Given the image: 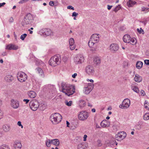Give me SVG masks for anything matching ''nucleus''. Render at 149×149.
Instances as JSON below:
<instances>
[{"mask_svg":"<svg viewBox=\"0 0 149 149\" xmlns=\"http://www.w3.org/2000/svg\"><path fill=\"white\" fill-rule=\"evenodd\" d=\"M61 87L62 88L61 91L68 96L72 95L75 92L74 88L70 86L69 85L66 84L65 83H62L61 84Z\"/></svg>","mask_w":149,"mask_h":149,"instance_id":"1","label":"nucleus"},{"mask_svg":"<svg viewBox=\"0 0 149 149\" xmlns=\"http://www.w3.org/2000/svg\"><path fill=\"white\" fill-rule=\"evenodd\" d=\"M62 117L59 113H56L52 114L50 116V119L53 124H56L61 122Z\"/></svg>","mask_w":149,"mask_h":149,"instance_id":"2","label":"nucleus"},{"mask_svg":"<svg viewBox=\"0 0 149 149\" xmlns=\"http://www.w3.org/2000/svg\"><path fill=\"white\" fill-rule=\"evenodd\" d=\"M33 18L32 15L30 13H27L24 17L21 24L22 26L30 24L32 22Z\"/></svg>","mask_w":149,"mask_h":149,"instance_id":"3","label":"nucleus"},{"mask_svg":"<svg viewBox=\"0 0 149 149\" xmlns=\"http://www.w3.org/2000/svg\"><path fill=\"white\" fill-rule=\"evenodd\" d=\"M61 62L60 56L55 55L51 58L49 61V63L52 66H55L59 64Z\"/></svg>","mask_w":149,"mask_h":149,"instance_id":"4","label":"nucleus"},{"mask_svg":"<svg viewBox=\"0 0 149 149\" xmlns=\"http://www.w3.org/2000/svg\"><path fill=\"white\" fill-rule=\"evenodd\" d=\"M17 77L18 80L20 82H23L26 81L27 78L26 74L22 72H18L17 74Z\"/></svg>","mask_w":149,"mask_h":149,"instance_id":"5","label":"nucleus"},{"mask_svg":"<svg viewBox=\"0 0 149 149\" xmlns=\"http://www.w3.org/2000/svg\"><path fill=\"white\" fill-rule=\"evenodd\" d=\"M29 106L32 110L35 111L39 106V103L38 101L33 100L30 102Z\"/></svg>","mask_w":149,"mask_h":149,"instance_id":"6","label":"nucleus"},{"mask_svg":"<svg viewBox=\"0 0 149 149\" xmlns=\"http://www.w3.org/2000/svg\"><path fill=\"white\" fill-rule=\"evenodd\" d=\"M130 100L126 98L123 101L122 104L119 105V107L122 109H126L128 108L130 105Z\"/></svg>","mask_w":149,"mask_h":149,"instance_id":"7","label":"nucleus"},{"mask_svg":"<svg viewBox=\"0 0 149 149\" xmlns=\"http://www.w3.org/2000/svg\"><path fill=\"white\" fill-rule=\"evenodd\" d=\"M88 116V113L85 111H82L80 112L78 115V118L81 120H86Z\"/></svg>","mask_w":149,"mask_h":149,"instance_id":"8","label":"nucleus"},{"mask_svg":"<svg viewBox=\"0 0 149 149\" xmlns=\"http://www.w3.org/2000/svg\"><path fill=\"white\" fill-rule=\"evenodd\" d=\"M86 73L89 75H91L94 74L95 70L93 67L91 65L86 66L85 69Z\"/></svg>","mask_w":149,"mask_h":149,"instance_id":"9","label":"nucleus"},{"mask_svg":"<svg viewBox=\"0 0 149 149\" xmlns=\"http://www.w3.org/2000/svg\"><path fill=\"white\" fill-rule=\"evenodd\" d=\"M126 136V134L124 132H121L118 133L115 136V139L118 141H120L124 139Z\"/></svg>","mask_w":149,"mask_h":149,"instance_id":"10","label":"nucleus"},{"mask_svg":"<svg viewBox=\"0 0 149 149\" xmlns=\"http://www.w3.org/2000/svg\"><path fill=\"white\" fill-rule=\"evenodd\" d=\"M94 84L93 83H89L87 87H85L84 90V93L86 94H88L93 89Z\"/></svg>","mask_w":149,"mask_h":149,"instance_id":"11","label":"nucleus"},{"mask_svg":"<svg viewBox=\"0 0 149 149\" xmlns=\"http://www.w3.org/2000/svg\"><path fill=\"white\" fill-rule=\"evenodd\" d=\"M84 58L81 54L77 55L74 59V61L76 64H81L84 62Z\"/></svg>","mask_w":149,"mask_h":149,"instance_id":"12","label":"nucleus"},{"mask_svg":"<svg viewBox=\"0 0 149 149\" xmlns=\"http://www.w3.org/2000/svg\"><path fill=\"white\" fill-rule=\"evenodd\" d=\"M137 84L135 82H132L131 85V88L132 90L136 93H138L139 90L137 85Z\"/></svg>","mask_w":149,"mask_h":149,"instance_id":"13","label":"nucleus"},{"mask_svg":"<svg viewBox=\"0 0 149 149\" xmlns=\"http://www.w3.org/2000/svg\"><path fill=\"white\" fill-rule=\"evenodd\" d=\"M41 32L44 36H47L50 35L52 33L51 30L48 29H44L42 30Z\"/></svg>","mask_w":149,"mask_h":149,"instance_id":"14","label":"nucleus"},{"mask_svg":"<svg viewBox=\"0 0 149 149\" xmlns=\"http://www.w3.org/2000/svg\"><path fill=\"white\" fill-rule=\"evenodd\" d=\"M119 49V47L117 44H112L110 46V49L112 52L117 51Z\"/></svg>","mask_w":149,"mask_h":149,"instance_id":"15","label":"nucleus"},{"mask_svg":"<svg viewBox=\"0 0 149 149\" xmlns=\"http://www.w3.org/2000/svg\"><path fill=\"white\" fill-rule=\"evenodd\" d=\"M6 49L10 50H16L18 49V46L11 44L8 45L6 46Z\"/></svg>","mask_w":149,"mask_h":149,"instance_id":"16","label":"nucleus"},{"mask_svg":"<svg viewBox=\"0 0 149 149\" xmlns=\"http://www.w3.org/2000/svg\"><path fill=\"white\" fill-rule=\"evenodd\" d=\"M90 39L95 42L97 43L99 40V36L98 34H93L91 37Z\"/></svg>","mask_w":149,"mask_h":149,"instance_id":"17","label":"nucleus"},{"mask_svg":"<svg viewBox=\"0 0 149 149\" xmlns=\"http://www.w3.org/2000/svg\"><path fill=\"white\" fill-rule=\"evenodd\" d=\"M11 106L14 108L17 109L18 108L19 106V102L17 101L12 100Z\"/></svg>","mask_w":149,"mask_h":149,"instance_id":"18","label":"nucleus"},{"mask_svg":"<svg viewBox=\"0 0 149 149\" xmlns=\"http://www.w3.org/2000/svg\"><path fill=\"white\" fill-rule=\"evenodd\" d=\"M22 146V144L19 141H17L15 142L14 147L15 149H20Z\"/></svg>","mask_w":149,"mask_h":149,"instance_id":"19","label":"nucleus"},{"mask_svg":"<svg viewBox=\"0 0 149 149\" xmlns=\"http://www.w3.org/2000/svg\"><path fill=\"white\" fill-rule=\"evenodd\" d=\"M13 76L10 75L6 74L4 77L5 80L8 82L11 81L13 79Z\"/></svg>","mask_w":149,"mask_h":149,"instance_id":"20","label":"nucleus"},{"mask_svg":"<svg viewBox=\"0 0 149 149\" xmlns=\"http://www.w3.org/2000/svg\"><path fill=\"white\" fill-rule=\"evenodd\" d=\"M134 80L137 82H140L142 81V77L138 74H136L134 78Z\"/></svg>","mask_w":149,"mask_h":149,"instance_id":"21","label":"nucleus"},{"mask_svg":"<svg viewBox=\"0 0 149 149\" xmlns=\"http://www.w3.org/2000/svg\"><path fill=\"white\" fill-rule=\"evenodd\" d=\"M130 37L129 35H125L124 36L123 38L124 42L126 43H129L130 42Z\"/></svg>","mask_w":149,"mask_h":149,"instance_id":"22","label":"nucleus"},{"mask_svg":"<svg viewBox=\"0 0 149 149\" xmlns=\"http://www.w3.org/2000/svg\"><path fill=\"white\" fill-rule=\"evenodd\" d=\"M100 125L103 127H109V124L106 120H104L102 121L100 123Z\"/></svg>","mask_w":149,"mask_h":149,"instance_id":"23","label":"nucleus"},{"mask_svg":"<svg viewBox=\"0 0 149 149\" xmlns=\"http://www.w3.org/2000/svg\"><path fill=\"white\" fill-rule=\"evenodd\" d=\"M28 94L29 97L31 98H34L36 97V94L35 92L33 91H31L29 92Z\"/></svg>","mask_w":149,"mask_h":149,"instance_id":"24","label":"nucleus"},{"mask_svg":"<svg viewBox=\"0 0 149 149\" xmlns=\"http://www.w3.org/2000/svg\"><path fill=\"white\" fill-rule=\"evenodd\" d=\"M52 144L57 146L60 144V142L58 139H55L51 140Z\"/></svg>","mask_w":149,"mask_h":149,"instance_id":"25","label":"nucleus"},{"mask_svg":"<svg viewBox=\"0 0 149 149\" xmlns=\"http://www.w3.org/2000/svg\"><path fill=\"white\" fill-rule=\"evenodd\" d=\"M2 129L5 132H8L10 130V127L8 125H4L2 127Z\"/></svg>","mask_w":149,"mask_h":149,"instance_id":"26","label":"nucleus"},{"mask_svg":"<svg viewBox=\"0 0 149 149\" xmlns=\"http://www.w3.org/2000/svg\"><path fill=\"white\" fill-rule=\"evenodd\" d=\"M36 70H37L38 73L42 77H44V74L43 71L41 68L38 67L36 68Z\"/></svg>","mask_w":149,"mask_h":149,"instance_id":"27","label":"nucleus"},{"mask_svg":"<svg viewBox=\"0 0 149 149\" xmlns=\"http://www.w3.org/2000/svg\"><path fill=\"white\" fill-rule=\"evenodd\" d=\"M136 3L135 1H133L131 0H129L127 2V4L129 7H131L133 6L134 4Z\"/></svg>","mask_w":149,"mask_h":149,"instance_id":"28","label":"nucleus"},{"mask_svg":"<svg viewBox=\"0 0 149 149\" xmlns=\"http://www.w3.org/2000/svg\"><path fill=\"white\" fill-rule=\"evenodd\" d=\"M94 63L97 65L101 63L100 59L98 57L95 58L94 59Z\"/></svg>","mask_w":149,"mask_h":149,"instance_id":"29","label":"nucleus"},{"mask_svg":"<svg viewBox=\"0 0 149 149\" xmlns=\"http://www.w3.org/2000/svg\"><path fill=\"white\" fill-rule=\"evenodd\" d=\"M143 63L141 61H138L137 62L136 66L138 69L141 68L142 66Z\"/></svg>","mask_w":149,"mask_h":149,"instance_id":"30","label":"nucleus"},{"mask_svg":"<svg viewBox=\"0 0 149 149\" xmlns=\"http://www.w3.org/2000/svg\"><path fill=\"white\" fill-rule=\"evenodd\" d=\"M51 143H52V142H51V140L50 139H47L46 140L45 144L47 147H50Z\"/></svg>","mask_w":149,"mask_h":149,"instance_id":"31","label":"nucleus"},{"mask_svg":"<svg viewBox=\"0 0 149 149\" xmlns=\"http://www.w3.org/2000/svg\"><path fill=\"white\" fill-rule=\"evenodd\" d=\"M79 105L81 107H84L86 104V102L83 100H81L79 101Z\"/></svg>","mask_w":149,"mask_h":149,"instance_id":"32","label":"nucleus"},{"mask_svg":"<svg viewBox=\"0 0 149 149\" xmlns=\"http://www.w3.org/2000/svg\"><path fill=\"white\" fill-rule=\"evenodd\" d=\"M94 41H93L92 40L90 39L89 41L88 42V45L90 47H92V46L94 45V44L95 43Z\"/></svg>","mask_w":149,"mask_h":149,"instance_id":"33","label":"nucleus"},{"mask_svg":"<svg viewBox=\"0 0 149 149\" xmlns=\"http://www.w3.org/2000/svg\"><path fill=\"white\" fill-rule=\"evenodd\" d=\"M78 149H84L85 148L84 144L83 143L79 144L77 146Z\"/></svg>","mask_w":149,"mask_h":149,"instance_id":"34","label":"nucleus"},{"mask_svg":"<svg viewBox=\"0 0 149 149\" xmlns=\"http://www.w3.org/2000/svg\"><path fill=\"white\" fill-rule=\"evenodd\" d=\"M144 106L145 109L149 110V103L146 100L145 102Z\"/></svg>","mask_w":149,"mask_h":149,"instance_id":"35","label":"nucleus"},{"mask_svg":"<svg viewBox=\"0 0 149 149\" xmlns=\"http://www.w3.org/2000/svg\"><path fill=\"white\" fill-rule=\"evenodd\" d=\"M135 39L133 38H130V42H129V43H130L132 45H134L136 43V42H135Z\"/></svg>","mask_w":149,"mask_h":149,"instance_id":"36","label":"nucleus"},{"mask_svg":"<svg viewBox=\"0 0 149 149\" xmlns=\"http://www.w3.org/2000/svg\"><path fill=\"white\" fill-rule=\"evenodd\" d=\"M143 119L145 120H147L149 119V113H146L144 115Z\"/></svg>","mask_w":149,"mask_h":149,"instance_id":"37","label":"nucleus"},{"mask_svg":"<svg viewBox=\"0 0 149 149\" xmlns=\"http://www.w3.org/2000/svg\"><path fill=\"white\" fill-rule=\"evenodd\" d=\"M0 149H10V148L8 145H3L0 146Z\"/></svg>","mask_w":149,"mask_h":149,"instance_id":"38","label":"nucleus"},{"mask_svg":"<svg viewBox=\"0 0 149 149\" xmlns=\"http://www.w3.org/2000/svg\"><path fill=\"white\" fill-rule=\"evenodd\" d=\"M121 6L120 5H118V6L116 7V8L113 9V11H114L115 12H116L119 10Z\"/></svg>","mask_w":149,"mask_h":149,"instance_id":"39","label":"nucleus"},{"mask_svg":"<svg viewBox=\"0 0 149 149\" xmlns=\"http://www.w3.org/2000/svg\"><path fill=\"white\" fill-rule=\"evenodd\" d=\"M72 102L71 101H70L68 102L67 100H65V104L68 106H70L72 104Z\"/></svg>","mask_w":149,"mask_h":149,"instance_id":"40","label":"nucleus"},{"mask_svg":"<svg viewBox=\"0 0 149 149\" xmlns=\"http://www.w3.org/2000/svg\"><path fill=\"white\" fill-rule=\"evenodd\" d=\"M137 31L140 34L142 33V34H143L144 33L143 30L141 28H140V29H137Z\"/></svg>","mask_w":149,"mask_h":149,"instance_id":"41","label":"nucleus"},{"mask_svg":"<svg viewBox=\"0 0 149 149\" xmlns=\"http://www.w3.org/2000/svg\"><path fill=\"white\" fill-rule=\"evenodd\" d=\"M70 45L74 44V40L73 38H70L69 40Z\"/></svg>","mask_w":149,"mask_h":149,"instance_id":"42","label":"nucleus"},{"mask_svg":"<svg viewBox=\"0 0 149 149\" xmlns=\"http://www.w3.org/2000/svg\"><path fill=\"white\" fill-rule=\"evenodd\" d=\"M27 34L26 33H24L22 35L20 36V39L22 40H24L25 38L27 36Z\"/></svg>","mask_w":149,"mask_h":149,"instance_id":"43","label":"nucleus"},{"mask_svg":"<svg viewBox=\"0 0 149 149\" xmlns=\"http://www.w3.org/2000/svg\"><path fill=\"white\" fill-rule=\"evenodd\" d=\"M97 145L98 146H101L102 145V143H101V141L100 140H98L97 141Z\"/></svg>","mask_w":149,"mask_h":149,"instance_id":"44","label":"nucleus"},{"mask_svg":"<svg viewBox=\"0 0 149 149\" xmlns=\"http://www.w3.org/2000/svg\"><path fill=\"white\" fill-rule=\"evenodd\" d=\"M75 46L74 44L70 45V49L71 50H73L75 48Z\"/></svg>","mask_w":149,"mask_h":149,"instance_id":"45","label":"nucleus"},{"mask_svg":"<svg viewBox=\"0 0 149 149\" xmlns=\"http://www.w3.org/2000/svg\"><path fill=\"white\" fill-rule=\"evenodd\" d=\"M135 128L138 130H140L141 129V127L140 125L139 124L136 125L135 127Z\"/></svg>","mask_w":149,"mask_h":149,"instance_id":"46","label":"nucleus"},{"mask_svg":"<svg viewBox=\"0 0 149 149\" xmlns=\"http://www.w3.org/2000/svg\"><path fill=\"white\" fill-rule=\"evenodd\" d=\"M142 10V11H146L149 10L148 11H149V8L147 7H142L141 8Z\"/></svg>","mask_w":149,"mask_h":149,"instance_id":"47","label":"nucleus"},{"mask_svg":"<svg viewBox=\"0 0 149 149\" xmlns=\"http://www.w3.org/2000/svg\"><path fill=\"white\" fill-rule=\"evenodd\" d=\"M67 8L68 9H72V10H74V8L71 6H68Z\"/></svg>","mask_w":149,"mask_h":149,"instance_id":"48","label":"nucleus"},{"mask_svg":"<svg viewBox=\"0 0 149 149\" xmlns=\"http://www.w3.org/2000/svg\"><path fill=\"white\" fill-rule=\"evenodd\" d=\"M145 64L147 65H149V60H146L144 61Z\"/></svg>","mask_w":149,"mask_h":149,"instance_id":"49","label":"nucleus"},{"mask_svg":"<svg viewBox=\"0 0 149 149\" xmlns=\"http://www.w3.org/2000/svg\"><path fill=\"white\" fill-rule=\"evenodd\" d=\"M78 15V13H76L75 12H74L72 13V17H74V16H75H75Z\"/></svg>","mask_w":149,"mask_h":149,"instance_id":"50","label":"nucleus"},{"mask_svg":"<svg viewBox=\"0 0 149 149\" xmlns=\"http://www.w3.org/2000/svg\"><path fill=\"white\" fill-rule=\"evenodd\" d=\"M29 0H21L19 2V3H25L27 1H28Z\"/></svg>","mask_w":149,"mask_h":149,"instance_id":"51","label":"nucleus"},{"mask_svg":"<svg viewBox=\"0 0 149 149\" xmlns=\"http://www.w3.org/2000/svg\"><path fill=\"white\" fill-rule=\"evenodd\" d=\"M49 5L51 6H54V2L53 1H51L49 2Z\"/></svg>","mask_w":149,"mask_h":149,"instance_id":"52","label":"nucleus"},{"mask_svg":"<svg viewBox=\"0 0 149 149\" xmlns=\"http://www.w3.org/2000/svg\"><path fill=\"white\" fill-rule=\"evenodd\" d=\"M23 101L24 102H25V104H27L29 102V100L28 99H24Z\"/></svg>","mask_w":149,"mask_h":149,"instance_id":"53","label":"nucleus"},{"mask_svg":"<svg viewBox=\"0 0 149 149\" xmlns=\"http://www.w3.org/2000/svg\"><path fill=\"white\" fill-rule=\"evenodd\" d=\"M17 124L19 126H21V128H22L23 127V126L21 124V123L20 121H18L17 122Z\"/></svg>","mask_w":149,"mask_h":149,"instance_id":"54","label":"nucleus"},{"mask_svg":"<svg viewBox=\"0 0 149 149\" xmlns=\"http://www.w3.org/2000/svg\"><path fill=\"white\" fill-rule=\"evenodd\" d=\"M113 7V6H110V5H108L107 6V9L109 10H110L111 8H112V7Z\"/></svg>","mask_w":149,"mask_h":149,"instance_id":"55","label":"nucleus"},{"mask_svg":"<svg viewBox=\"0 0 149 149\" xmlns=\"http://www.w3.org/2000/svg\"><path fill=\"white\" fill-rule=\"evenodd\" d=\"M5 4H6V3L5 2L0 3V8L1 7H3Z\"/></svg>","mask_w":149,"mask_h":149,"instance_id":"56","label":"nucleus"},{"mask_svg":"<svg viewBox=\"0 0 149 149\" xmlns=\"http://www.w3.org/2000/svg\"><path fill=\"white\" fill-rule=\"evenodd\" d=\"M141 95H144L145 94V92L143 90H141Z\"/></svg>","mask_w":149,"mask_h":149,"instance_id":"57","label":"nucleus"},{"mask_svg":"<svg viewBox=\"0 0 149 149\" xmlns=\"http://www.w3.org/2000/svg\"><path fill=\"white\" fill-rule=\"evenodd\" d=\"M87 137V135L85 134L84 136V141H85L86 140V139Z\"/></svg>","mask_w":149,"mask_h":149,"instance_id":"58","label":"nucleus"},{"mask_svg":"<svg viewBox=\"0 0 149 149\" xmlns=\"http://www.w3.org/2000/svg\"><path fill=\"white\" fill-rule=\"evenodd\" d=\"M77 75V74L76 73H74L72 75V77L73 78H75L76 77Z\"/></svg>","mask_w":149,"mask_h":149,"instance_id":"59","label":"nucleus"},{"mask_svg":"<svg viewBox=\"0 0 149 149\" xmlns=\"http://www.w3.org/2000/svg\"><path fill=\"white\" fill-rule=\"evenodd\" d=\"M13 19L12 17H11L9 19V22H12L13 21Z\"/></svg>","mask_w":149,"mask_h":149,"instance_id":"60","label":"nucleus"},{"mask_svg":"<svg viewBox=\"0 0 149 149\" xmlns=\"http://www.w3.org/2000/svg\"><path fill=\"white\" fill-rule=\"evenodd\" d=\"M2 55L3 56H6L7 55V53L6 52H4L2 53Z\"/></svg>","mask_w":149,"mask_h":149,"instance_id":"61","label":"nucleus"},{"mask_svg":"<svg viewBox=\"0 0 149 149\" xmlns=\"http://www.w3.org/2000/svg\"><path fill=\"white\" fill-rule=\"evenodd\" d=\"M87 80L88 81H90L92 83H93L94 82V81L93 79H88Z\"/></svg>","mask_w":149,"mask_h":149,"instance_id":"62","label":"nucleus"},{"mask_svg":"<svg viewBox=\"0 0 149 149\" xmlns=\"http://www.w3.org/2000/svg\"><path fill=\"white\" fill-rule=\"evenodd\" d=\"M28 30L29 31V33L30 34H32L33 32L30 29H29Z\"/></svg>","mask_w":149,"mask_h":149,"instance_id":"63","label":"nucleus"},{"mask_svg":"<svg viewBox=\"0 0 149 149\" xmlns=\"http://www.w3.org/2000/svg\"><path fill=\"white\" fill-rule=\"evenodd\" d=\"M66 124H67V127H69V125H70V123L68 121H66Z\"/></svg>","mask_w":149,"mask_h":149,"instance_id":"64","label":"nucleus"}]
</instances>
